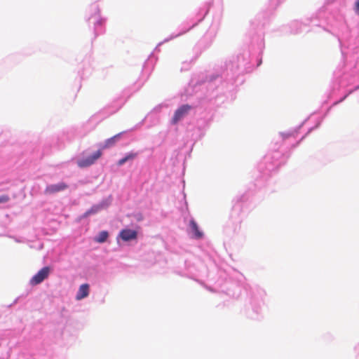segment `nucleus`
Returning a JSON list of instances; mask_svg holds the SVG:
<instances>
[{
    "label": "nucleus",
    "mask_w": 359,
    "mask_h": 359,
    "mask_svg": "<svg viewBox=\"0 0 359 359\" xmlns=\"http://www.w3.org/2000/svg\"><path fill=\"white\" fill-rule=\"evenodd\" d=\"M9 201V197L7 195L0 196V203H6Z\"/></svg>",
    "instance_id": "12"
},
{
    "label": "nucleus",
    "mask_w": 359,
    "mask_h": 359,
    "mask_svg": "<svg viewBox=\"0 0 359 359\" xmlns=\"http://www.w3.org/2000/svg\"><path fill=\"white\" fill-rule=\"evenodd\" d=\"M190 227L196 238H201L203 236V233L199 230L196 222L194 219L190 221Z\"/></svg>",
    "instance_id": "8"
},
{
    "label": "nucleus",
    "mask_w": 359,
    "mask_h": 359,
    "mask_svg": "<svg viewBox=\"0 0 359 359\" xmlns=\"http://www.w3.org/2000/svg\"><path fill=\"white\" fill-rule=\"evenodd\" d=\"M88 294H89V285L87 283L83 284L79 287V289L76 296V299L77 300H81V299L88 297Z\"/></svg>",
    "instance_id": "7"
},
{
    "label": "nucleus",
    "mask_w": 359,
    "mask_h": 359,
    "mask_svg": "<svg viewBox=\"0 0 359 359\" xmlns=\"http://www.w3.org/2000/svg\"><path fill=\"white\" fill-rule=\"evenodd\" d=\"M68 188V185L65 182H60L56 184H50L47 186L44 190V193L47 195H51L57 192L63 191Z\"/></svg>",
    "instance_id": "4"
},
{
    "label": "nucleus",
    "mask_w": 359,
    "mask_h": 359,
    "mask_svg": "<svg viewBox=\"0 0 359 359\" xmlns=\"http://www.w3.org/2000/svg\"><path fill=\"white\" fill-rule=\"evenodd\" d=\"M137 156V153H130L128 154H127L124 158H122L121 159H120L117 164L118 165H123L125 163H126L128 161H130V160H133L134 158H135Z\"/></svg>",
    "instance_id": "10"
},
{
    "label": "nucleus",
    "mask_w": 359,
    "mask_h": 359,
    "mask_svg": "<svg viewBox=\"0 0 359 359\" xmlns=\"http://www.w3.org/2000/svg\"><path fill=\"white\" fill-rule=\"evenodd\" d=\"M355 11L359 14V0H357L355 3Z\"/></svg>",
    "instance_id": "13"
},
{
    "label": "nucleus",
    "mask_w": 359,
    "mask_h": 359,
    "mask_svg": "<svg viewBox=\"0 0 359 359\" xmlns=\"http://www.w3.org/2000/svg\"><path fill=\"white\" fill-rule=\"evenodd\" d=\"M121 135V133H118V134H116L114 136L106 140L105 142H104V144L100 145V148L99 150L102 151L103 149H106L114 147L116 144V143L117 142V141L119 140Z\"/></svg>",
    "instance_id": "6"
},
{
    "label": "nucleus",
    "mask_w": 359,
    "mask_h": 359,
    "mask_svg": "<svg viewBox=\"0 0 359 359\" xmlns=\"http://www.w3.org/2000/svg\"><path fill=\"white\" fill-rule=\"evenodd\" d=\"M191 109V107L189 104H184L181 106L175 111L172 119V123L173 124H176L179 121L188 114Z\"/></svg>",
    "instance_id": "3"
},
{
    "label": "nucleus",
    "mask_w": 359,
    "mask_h": 359,
    "mask_svg": "<svg viewBox=\"0 0 359 359\" xmlns=\"http://www.w3.org/2000/svg\"><path fill=\"white\" fill-rule=\"evenodd\" d=\"M358 88H359V86L355 88V89H358Z\"/></svg>",
    "instance_id": "14"
},
{
    "label": "nucleus",
    "mask_w": 359,
    "mask_h": 359,
    "mask_svg": "<svg viewBox=\"0 0 359 359\" xmlns=\"http://www.w3.org/2000/svg\"><path fill=\"white\" fill-rule=\"evenodd\" d=\"M102 155L101 150H97L93 155L86 158H81L77 161V165L80 168H87L94 164Z\"/></svg>",
    "instance_id": "1"
},
{
    "label": "nucleus",
    "mask_w": 359,
    "mask_h": 359,
    "mask_svg": "<svg viewBox=\"0 0 359 359\" xmlns=\"http://www.w3.org/2000/svg\"><path fill=\"white\" fill-rule=\"evenodd\" d=\"M109 237V233L107 231H102L99 233L97 237L95 238V241L99 243H104Z\"/></svg>",
    "instance_id": "9"
},
{
    "label": "nucleus",
    "mask_w": 359,
    "mask_h": 359,
    "mask_svg": "<svg viewBox=\"0 0 359 359\" xmlns=\"http://www.w3.org/2000/svg\"><path fill=\"white\" fill-rule=\"evenodd\" d=\"M50 272V269L48 266H45L38 271L30 280L29 283L32 285H36L42 283L46 279Z\"/></svg>",
    "instance_id": "2"
},
{
    "label": "nucleus",
    "mask_w": 359,
    "mask_h": 359,
    "mask_svg": "<svg viewBox=\"0 0 359 359\" xmlns=\"http://www.w3.org/2000/svg\"><path fill=\"white\" fill-rule=\"evenodd\" d=\"M119 237L124 241H130L137 238V232L135 230L124 229L120 231Z\"/></svg>",
    "instance_id": "5"
},
{
    "label": "nucleus",
    "mask_w": 359,
    "mask_h": 359,
    "mask_svg": "<svg viewBox=\"0 0 359 359\" xmlns=\"http://www.w3.org/2000/svg\"><path fill=\"white\" fill-rule=\"evenodd\" d=\"M100 207L99 205H94L90 210H87L83 215V217H87L90 215L96 214L100 210Z\"/></svg>",
    "instance_id": "11"
}]
</instances>
